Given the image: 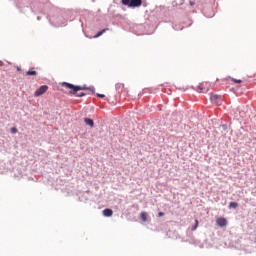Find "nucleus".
Masks as SVG:
<instances>
[{"mask_svg": "<svg viewBox=\"0 0 256 256\" xmlns=\"http://www.w3.org/2000/svg\"><path fill=\"white\" fill-rule=\"evenodd\" d=\"M62 87H64L65 89H69L70 90V95H75L76 97H85V93L81 92L78 93V91H85L87 90V86H75L71 83H67V82H63Z\"/></svg>", "mask_w": 256, "mask_h": 256, "instance_id": "1", "label": "nucleus"}, {"mask_svg": "<svg viewBox=\"0 0 256 256\" xmlns=\"http://www.w3.org/2000/svg\"><path fill=\"white\" fill-rule=\"evenodd\" d=\"M26 75H28V76H35V75H37V71L29 70V71L26 72Z\"/></svg>", "mask_w": 256, "mask_h": 256, "instance_id": "12", "label": "nucleus"}, {"mask_svg": "<svg viewBox=\"0 0 256 256\" xmlns=\"http://www.w3.org/2000/svg\"><path fill=\"white\" fill-rule=\"evenodd\" d=\"M84 123L86 125H89V127H94L95 123L93 122V120L91 118H84Z\"/></svg>", "mask_w": 256, "mask_h": 256, "instance_id": "9", "label": "nucleus"}, {"mask_svg": "<svg viewBox=\"0 0 256 256\" xmlns=\"http://www.w3.org/2000/svg\"><path fill=\"white\" fill-rule=\"evenodd\" d=\"M104 217H113V210L106 208L103 210Z\"/></svg>", "mask_w": 256, "mask_h": 256, "instance_id": "8", "label": "nucleus"}, {"mask_svg": "<svg viewBox=\"0 0 256 256\" xmlns=\"http://www.w3.org/2000/svg\"><path fill=\"white\" fill-rule=\"evenodd\" d=\"M164 216H165V213H163V212L158 213V217H164Z\"/></svg>", "mask_w": 256, "mask_h": 256, "instance_id": "15", "label": "nucleus"}, {"mask_svg": "<svg viewBox=\"0 0 256 256\" xmlns=\"http://www.w3.org/2000/svg\"><path fill=\"white\" fill-rule=\"evenodd\" d=\"M122 5L126 7H141L143 5V0H122Z\"/></svg>", "mask_w": 256, "mask_h": 256, "instance_id": "2", "label": "nucleus"}, {"mask_svg": "<svg viewBox=\"0 0 256 256\" xmlns=\"http://www.w3.org/2000/svg\"><path fill=\"white\" fill-rule=\"evenodd\" d=\"M239 207V204L237 202H230L229 208L230 209H237Z\"/></svg>", "mask_w": 256, "mask_h": 256, "instance_id": "11", "label": "nucleus"}, {"mask_svg": "<svg viewBox=\"0 0 256 256\" xmlns=\"http://www.w3.org/2000/svg\"><path fill=\"white\" fill-rule=\"evenodd\" d=\"M216 224L218 225V227H227V219L220 217L216 219Z\"/></svg>", "mask_w": 256, "mask_h": 256, "instance_id": "6", "label": "nucleus"}, {"mask_svg": "<svg viewBox=\"0 0 256 256\" xmlns=\"http://www.w3.org/2000/svg\"><path fill=\"white\" fill-rule=\"evenodd\" d=\"M48 89H49V86H47V85L40 86V88H38L35 91L34 97H41V95H45V93H47Z\"/></svg>", "mask_w": 256, "mask_h": 256, "instance_id": "3", "label": "nucleus"}, {"mask_svg": "<svg viewBox=\"0 0 256 256\" xmlns=\"http://www.w3.org/2000/svg\"><path fill=\"white\" fill-rule=\"evenodd\" d=\"M10 131H11V133H13V135H15V133L18 132V130H17L16 127H12V128L10 129Z\"/></svg>", "mask_w": 256, "mask_h": 256, "instance_id": "14", "label": "nucleus"}, {"mask_svg": "<svg viewBox=\"0 0 256 256\" xmlns=\"http://www.w3.org/2000/svg\"><path fill=\"white\" fill-rule=\"evenodd\" d=\"M109 31V28H105L103 30H101L100 32L97 33V35L94 36V39H98V37H101V35H103V33Z\"/></svg>", "mask_w": 256, "mask_h": 256, "instance_id": "10", "label": "nucleus"}, {"mask_svg": "<svg viewBox=\"0 0 256 256\" xmlns=\"http://www.w3.org/2000/svg\"><path fill=\"white\" fill-rule=\"evenodd\" d=\"M195 225L194 227L192 228V231H195L198 227H199V220H195Z\"/></svg>", "mask_w": 256, "mask_h": 256, "instance_id": "13", "label": "nucleus"}, {"mask_svg": "<svg viewBox=\"0 0 256 256\" xmlns=\"http://www.w3.org/2000/svg\"><path fill=\"white\" fill-rule=\"evenodd\" d=\"M200 93H207L209 91V84L207 82H202L198 85Z\"/></svg>", "mask_w": 256, "mask_h": 256, "instance_id": "5", "label": "nucleus"}, {"mask_svg": "<svg viewBox=\"0 0 256 256\" xmlns=\"http://www.w3.org/2000/svg\"><path fill=\"white\" fill-rule=\"evenodd\" d=\"M97 97H100L101 99L105 98L104 94H97Z\"/></svg>", "mask_w": 256, "mask_h": 256, "instance_id": "17", "label": "nucleus"}, {"mask_svg": "<svg viewBox=\"0 0 256 256\" xmlns=\"http://www.w3.org/2000/svg\"><path fill=\"white\" fill-rule=\"evenodd\" d=\"M233 82H234V83H242L241 80H237V79H233Z\"/></svg>", "mask_w": 256, "mask_h": 256, "instance_id": "16", "label": "nucleus"}, {"mask_svg": "<svg viewBox=\"0 0 256 256\" xmlns=\"http://www.w3.org/2000/svg\"><path fill=\"white\" fill-rule=\"evenodd\" d=\"M118 87H123V84H118Z\"/></svg>", "mask_w": 256, "mask_h": 256, "instance_id": "18", "label": "nucleus"}, {"mask_svg": "<svg viewBox=\"0 0 256 256\" xmlns=\"http://www.w3.org/2000/svg\"><path fill=\"white\" fill-rule=\"evenodd\" d=\"M140 219L143 223H147V221H149V214H147V212H141Z\"/></svg>", "mask_w": 256, "mask_h": 256, "instance_id": "7", "label": "nucleus"}, {"mask_svg": "<svg viewBox=\"0 0 256 256\" xmlns=\"http://www.w3.org/2000/svg\"><path fill=\"white\" fill-rule=\"evenodd\" d=\"M210 101H211L212 103H214V105H221L223 99L221 98L220 95L212 94V95L210 96Z\"/></svg>", "mask_w": 256, "mask_h": 256, "instance_id": "4", "label": "nucleus"}]
</instances>
